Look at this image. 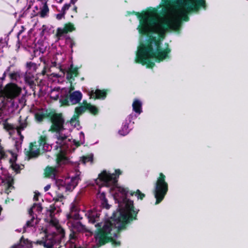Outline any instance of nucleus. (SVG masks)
<instances>
[{
  "instance_id": "nucleus-30",
  "label": "nucleus",
  "mask_w": 248,
  "mask_h": 248,
  "mask_svg": "<svg viewBox=\"0 0 248 248\" xmlns=\"http://www.w3.org/2000/svg\"><path fill=\"white\" fill-rule=\"evenodd\" d=\"M35 208L36 211L38 213L41 212L43 210V208L40 203H34L28 211L29 216H31V214H34L33 210Z\"/></svg>"
},
{
  "instance_id": "nucleus-54",
  "label": "nucleus",
  "mask_w": 248,
  "mask_h": 248,
  "mask_svg": "<svg viewBox=\"0 0 248 248\" xmlns=\"http://www.w3.org/2000/svg\"><path fill=\"white\" fill-rule=\"evenodd\" d=\"M59 68L60 71H61L62 73V74L63 75H64L65 72V69H63L61 65H59Z\"/></svg>"
},
{
  "instance_id": "nucleus-20",
  "label": "nucleus",
  "mask_w": 248,
  "mask_h": 248,
  "mask_svg": "<svg viewBox=\"0 0 248 248\" xmlns=\"http://www.w3.org/2000/svg\"><path fill=\"white\" fill-rule=\"evenodd\" d=\"M56 184L59 187V189L60 187L64 188L65 189V191H72L73 189L75 188L77 184L75 185H73L71 184L70 183L67 184L65 185V183L62 180L59 179L56 181Z\"/></svg>"
},
{
  "instance_id": "nucleus-60",
  "label": "nucleus",
  "mask_w": 248,
  "mask_h": 248,
  "mask_svg": "<svg viewBox=\"0 0 248 248\" xmlns=\"http://www.w3.org/2000/svg\"><path fill=\"white\" fill-rule=\"evenodd\" d=\"M144 197H145V194L143 193H142L140 192V200H141Z\"/></svg>"
},
{
  "instance_id": "nucleus-31",
  "label": "nucleus",
  "mask_w": 248,
  "mask_h": 248,
  "mask_svg": "<svg viewBox=\"0 0 248 248\" xmlns=\"http://www.w3.org/2000/svg\"><path fill=\"white\" fill-rule=\"evenodd\" d=\"M128 124L127 121L124 123L121 129L119 130V133L122 136H125L129 133Z\"/></svg>"
},
{
  "instance_id": "nucleus-8",
  "label": "nucleus",
  "mask_w": 248,
  "mask_h": 248,
  "mask_svg": "<svg viewBox=\"0 0 248 248\" xmlns=\"http://www.w3.org/2000/svg\"><path fill=\"white\" fill-rule=\"evenodd\" d=\"M122 173V171L120 169L115 170L114 173H110L104 170L98 175L96 183H97L98 181H99L107 186H115L117 184L118 179Z\"/></svg>"
},
{
  "instance_id": "nucleus-21",
  "label": "nucleus",
  "mask_w": 248,
  "mask_h": 248,
  "mask_svg": "<svg viewBox=\"0 0 248 248\" xmlns=\"http://www.w3.org/2000/svg\"><path fill=\"white\" fill-rule=\"evenodd\" d=\"M82 104H84L85 111L88 110L91 113L96 115L98 113V109L95 106L88 103L85 100H83Z\"/></svg>"
},
{
  "instance_id": "nucleus-57",
  "label": "nucleus",
  "mask_w": 248,
  "mask_h": 248,
  "mask_svg": "<svg viewBox=\"0 0 248 248\" xmlns=\"http://www.w3.org/2000/svg\"><path fill=\"white\" fill-rule=\"evenodd\" d=\"M50 185H47L46 186L44 187L45 191H47V190H48L50 188Z\"/></svg>"
},
{
  "instance_id": "nucleus-26",
  "label": "nucleus",
  "mask_w": 248,
  "mask_h": 248,
  "mask_svg": "<svg viewBox=\"0 0 248 248\" xmlns=\"http://www.w3.org/2000/svg\"><path fill=\"white\" fill-rule=\"evenodd\" d=\"M99 198L101 201V205L103 208H105L107 209H108L110 207V205L108 203V201L106 198L105 193L102 192L99 196Z\"/></svg>"
},
{
  "instance_id": "nucleus-24",
  "label": "nucleus",
  "mask_w": 248,
  "mask_h": 248,
  "mask_svg": "<svg viewBox=\"0 0 248 248\" xmlns=\"http://www.w3.org/2000/svg\"><path fill=\"white\" fill-rule=\"evenodd\" d=\"M57 172V169L55 167L47 166L45 169L44 174L46 177L55 176Z\"/></svg>"
},
{
  "instance_id": "nucleus-9",
  "label": "nucleus",
  "mask_w": 248,
  "mask_h": 248,
  "mask_svg": "<svg viewBox=\"0 0 248 248\" xmlns=\"http://www.w3.org/2000/svg\"><path fill=\"white\" fill-rule=\"evenodd\" d=\"M82 98V94L79 91H74L67 95L64 98L61 99L62 106H69L79 103Z\"/></svg>"
},
{
  "instance_id": "nucleus-19",
  "label": "nucleus",
  "mask_w": 248,
  "mask_h": 248,
  "mask_svg": "<svg viewBox=\"0 0 248 248\" xmlns=\"http://www.w3.org/2000/svg\"><path fill=\"white\" fill-rule=\"evenodd\" d=\"M72 226L75 230L78 232H87L88 231L85 225L80 221H74L72 223Z\"/></svg>"
},
{
  "instance_id": "nucleus-33",
  "label": "nucleus",
  "mask_w": 248,
  "mask_h": 248,
  "mask_svg": "<svg viewBox=\"0 0 248 248\" xmlns=\"http://www.w3.org/2000/svg\"><path fill=\"white\" fill-rule=\"evenodd\" d=\"M67 218L68 220L74 219L76 220H81L82 217H80L78 212L69 213L67 214Z\"/></svg>"
},
{
  "instance_id": "nucleus-42",
  "label": "nucleus",
  "mask_w": 248,
  "mask_h": 248,
  "mask_svg": "<svg viewBox=\"0 0 248 248\" xmlns=\"http://www.w3.org/2000/svg\"><path fill=\"white\" fill-rule=\"evenodd\" d=\"M93 161V156L92 155L83 156V157H82V162L84 164H85L89 162H92Z\"/></svg>"
},
{
  "instance_id": "nucleus-17",
  "label": "nucleus",
  "mask_w": 248,
  "mask_h": 248,
  "mask_svg": "<svg viewBox=\"0 0 248 248\" xmlns=\"http://www.w3.org/2000/svg\"><path fill=\"white\" fill-rule=\"evenodd\" d=\"M8 152L10 153L14 157H15V160L10 159L9 160V163H10V168L16 173H20L22 168L19 165L16 164L15 162L16 160V155L12 151L8 150Z\"/></svg>"
},
{
  "instance_id": "nucleus-61",
  "label": "nucleus",
  "mask_w": 248,
  "mask_h": 248,
  "mask_svg": "<svg viewBox=\"0 0 248 248\" xmlns=\"http://www.w3.org/2000/svg\"><path fill=\"white\" fill-rule=\"evenodd\" d=\"M77 0H70L71 3L74 4L77 1Z\"/></svg>"
},
{
  "instance_id": "nucleus-62",
  "label": "nucleus",
  "mask_w": 248,
  "mask_h": 248,
  "mask_svg": "<svg viewBox=\"0 0 248 248\" xmlns=\"http://www.w3.org/2000/svg\"><path fill=\"white\" fill-rule=\"evenodd\" d=\"M25 239L24 238H23V237L22 236L21 239H20V242L22 243V242H23L24 243H25Z\"/></svg>"
},
{
  "instance_id": "nucleus-46",
  "label": "nucleus",
  "mask_w": 248,
  "mask_h": 248,
  "mask_svg": "<svg viewBox=\"0 0 248 248\" xmlns=\"http://www.w3.org/2000/svg\"><path fill=\"white\" fill-rule=\"evenodd\" d=\"M157 10L156 8L150 7L147 9V13L149 15H155L157 13Z\"/></svg>"
},
{
  "instance_id": "nucleus-16",
  "label": "nucleus",
  "mask_w": 248,
  "mask_h": 248,
  "mask_svg": "<svg viewBox=\"0 0 248 248\" xmlns=\"http://www.w3.org/2000/svg\"><path fill=\"white\" fill-rule=\"evenodd\" d=\"M2 183L5 186V193L7 194H9L11 190L15 188L14 179L12 176H8L5 180L2 181Z\"/></svg>"
},
{
  "instance_id": "nucleus-53",
  "label": "nucleus",
  "mask_w": 248,
  "mask_h": 248,
  "mask_svg": "<svg viewBox=\"0 0 248 248\" xmlns=\"http://www.w3.org/2000/svg\"><path fill=\"white\" fill-rule=\"evenodd\" d=\"M39 194H37L36 193H35V194L34 195V197H33V200L34 201H38V196H39Z\"/></svg>"
},
{
  "instance_id": "nucleus-38",
  "label": "nucleus",
  "mask_w": 248,
  "mask_h": 248,
  "mask_svg": "<svg viewBox=\"0 0 248 248\" xmlns=\"http://www.w3.org/2000/svg\"><path fill=\"white\" fill-rule=\"evenodd\" d=\"M133 109L137 113H140V100L136 99L133 103Z\"/></svg>"
},
{
  "instance_id": "nucleus-47",
  "label": "nucleus",
  "mask_w": 248,
  "mask_h": 248,
  "mask_svg": "<svg viewBox=\"0 0 248 248\" xmlns=\"http://www.w3.org/2000/svg\"><path fill=\"white\" fill-rule=\"evenodd\" d=\"M143 16V12H140V35H143L145 34L144 30L141 26V17Z\"/></svg>"
},
{
  "instance_id": "nucleus-44",
  "label": "nucleus",
  "mask_w": 248,
  "mask_h": 248,
  "mask_svg": "<svg viewBox=\"0 0 248 248\" xmlns=\"http://www.w3.org/2000/svg\"><path fill=\"white\" fill-rule=\"evenodd\" d=\"M78 212V206L74 203H72L70 206V213H75Z\"/></svg>"
},
{
  "instance_id": "nucleus-3",
  "label": "nucleus",
  "mask_w": 248,
  "mask_h": 248,
  "mask_svg": "<svg viewBox=\"0 0 248 248\" xmlns=\"http://www.w3.org/2000/svg\"><path fill=\"white\" fill-rule=\"evenodd\" d=\"M166 5L171 4L177 10L182 21H188L189 15L197 13L200 10L207 9L205 0H161Z\"/></svg>"
},
{
  "instance_id": "nucleus-23",
  "label": "nucleus",
  "mask_w": 248,
  "mask_h": 248,
  "mask_svg": "<svg viewBox=\"0 0 248 248\" xmlns=\"http://www.w3.org/2000/svg\"><path fill=\"white\" fill-rule=\"evenodd\" d=\"M46 215L52 220L55 215V211L56 210V207L55 204H52L49 205V207H46Z\"/></svg>"
},
{
  "instance_id": "nucleus-1",
  "label": "nucleus",
  "mask_w": 248,
  "mask_h": 248,
  "mask_svg": "<svg viewBox=\"0 0 248 248\" xmlns=\"http://www.w3.org/2000/svg\"><path fill=\"white\" fill-rule=\"evenodd\" d=\"M118 191L122 195L121 200H118L119 208L113 212L109 220L105 221L101 228L102 223H97L95 226L97 228L95 238L98 240L100 246L110 242L114 247L121 245V242L114 237L120 236V232L126 229L127 225L134 220L137 219L139 210H137L133 201L127 198L129 192L127 188L119 187Z\"/></svg>"
},
{
  "instance_id": "nucleus-4",
  "label": "nucleus",
  "mask_w": 248,
  "mask_h": 248,
  "mask_svg": "<svg viewBox=\"0 0 248 248\" xmlns=\"http://www.w3.org/2000/svg\"><path fill=\"white\" fill-rule=\"evenodd\" d=\"M21 93V89L17 84L14 83L7 84L0 92V98L2 100L0 102V118L3 116L4 110L8 103H11V107H14V99L18 97Z\"/></svg>"
},
{
  "instance_id": "nucleus-5",
  "label": "nucleus",
  "mask_w": 248,
  "mask_h": 248,
  "mask_svg": "<svg viewBox=\"0 0 248 248\" xmlns=\"http://www.w3.org/2000/svg\"><path fill=\"white\" fill-rule=\"evenodd\" d=\"M64 236V230L60 228L58 229V233L47 234L45 238L36 241L35 243L46 248H60V243Z\"/></svg>"
},
{
  "instance_id": "nucleus-12",
  "label": "nucleus",
  "mask_w": 248,
  "mask_h": 248,
  "mask_svg": "<svg viewBox=\"0 0 248 248\" xmlns=\"http://www.w3.org/2000/svg\"><path fill=\"white\" fill-rule=\"evenodd\" d=\"M108 91L109 90L108 89H96L95 90H93L89 93V94L91 98H93L94 100H104L106 98Z\"/></svg>"
},
{
  "instance_id": "nucleus-29",
  "label": "nucleus",
  "mask_w": 248,
  "mask_h": 248,
  "mask_svg": "<svg viewBox=\"0 0 248 248\" xmlns=\"http://www.w3.org/2000/svg\"><path fill=\"white\" fill-rule=\"evenodd\" d=\"M50 113L51 111L45 113L37 112L35 114V118L37 121L42 122L44 118L49 119Z\"/></svg>"
},
{
  "instance_id": "nucleus-37",
  "label": "nucleus",
  "mask_w": 248,
  "mask_h": 248,
  "mask_svg": "<svg viewBox=\"0 0 248 248\" xmlns=\"http://www.w3.org/2000/svg\"><path fill=\"white\" fill-rule=\"evenodd\" d=\"M85 111V108L84 104H82L80 106L77 107L75 108L74 113L79 116L80 115Z\"/></svg>"
},
{
  "instance_id": "nucleus-25",
  "label": "nucleus",
  "mask_w": 248,
  "mask_h": 248,
  "mask_svg": "<svg viewBox=\"0 0 248 248\" xmlns=\"http://www.w3.org/2000/svg\"><path fill=\"white\" fill-rule=\"evenodd\" d=\"M71 2L69 3H65L62 9V12L61 13L58 14L56 15V18L58 20H61L64 17L65 12L66 10L69 9L71 6Z\"/></svg>"
},
{
  "instance_id": "nucleus-51",
  "label": "nucleus",
  "mask_w": 248,
  "mask_h": 248,
  "mask_svg": "<svg viewBox=\"0 0 248 248\" xmlns=\"http://www.w3.org/2000/svg\"><path fill=\"white\" fill-rule=\"evenodd\" d=\"M74 144L76 146V147H78L80 146L81 144L79 141H76V140H73Z\"/></svg>"
},
{
  "instance_id": "nucleus-13",
  "label": "nucleus",
  "mask_w": 248,
  "mask_h": 248,
  "mask_svg": "<svg viewBox=\"0 0 248 248\" xmlns=\"http://www.w3.org/2000/svg\"><path fill=\"white\" fill-rule=\"evenodd\" d=\"M66 79L71 84L75 80V78L78 76L79 74L78 68L74 67V65L71 64L66 71Z\"/></svg>"
},
{
  "instance_id": "nucleus-27",
  "label": "nucleus",
  "mask_w": 248,
  "mask_h": 248,
  "mask_svg": "<svg viewBox=\"0 0 248 248\" xmlns=\"http://www.w3.org/2000/svg\"><path fill=\"white\" fill-rule=\"evenodd\" d=\"M47 138L46 135H41L38 139V142L40 149H43L47 143Z\"/></svg>"
},
{
  "instance_id": "nucleus-10",
  "label": "nucleus",
  "mask_w": 248,
  "mask_h": 248,
  "mask_svg": "<svg viewBox=\"0 0 248 248\" xmlns=\"http://www.w3.org/2000/svg\"><path fill=\"white\" fill-rule=\"evenodd\" d=\"M76 30L74 24L71 22L66 23L63 28H58L56 31V36L60 40L64 34L72 32Z\"/></svg>"
},
{
  "instance_id": "nucleus-52",
  "label": "nucleus",
  "mask_w": 248,
  "mask_h": 248,
  "mask_svg": "<svg viewBox=\"0 0 248 248\" xmlns=\"http://www.w3.org/2000/svg\"><path fill=\"white\" fill-rule=\"evenodd\" d=\"M16 131H17V132L19 136H20V135H21V131L22 130H23V129H20L19 128V127H18V126H17V127H16Z\"/></svg>"
},
{
  "instance_id": "nucleus-56",
  "label": "nucleus",
  "mask_w": 248,
  "mask_h": 248,
  "mask_svg": "<svg viewBox=\"0 0 248 248\" xmlns=\"http://www.w3.org/2000/svg\"><path fill=\"white\" fill-rule=\"evenodd\" d=\"M46 25H43L42 26V31L41 32V34H43L44 31H45V30H46Z\"/></svg>"
},
{
  "instance_id": "nucleus-55",
  "label": "nucleus",
  "mask_w": 248,
  "mask_h": 248,
  "mask_svg": "<svg viewBox=\"0 0 248 248\" xmlns=\"http://www.w3.org/2000/svg\"><path fill=\"white\" fill-rule=\"evenodd\" d=\"M136 196L137 197L138 199H140V190L137 189L136 192Z\"/></svg>"
},
{
  "instance_id": "nucleus-50",
  "label": "nucleus",
  "mask_w": 248,
  "mask_h": 248,
  "mask_svg": "<svg viewBox=\"0 0 248 248\" xmlns=\"http://www.w3.org/2000/svg\"><path fill=\"white\" fill-rule=\"evenodd\" d=\"M1 153H0V158L1 159H4L5 158L7 157V155L6 154L5 152L4 151V152H1Z\"/></svg>"
},
{
  "instance_id": "nucleus-45",
  "label": "nucleus",
  "mask_w": 248,
  "mask_h": 248,
  "mask_svg": "<svg viewBox=\"0 0 248 248\" xmlns=\"http://www.w3.org/2000/svg\"><path fill=\"white\" fill-rule=\"evenodd\" d=\"M78 119H79V116L74 113V115H73V116L72 117V118H71V119L70 120V123L72 124L76 121L78 123H79Z\"/></svg>"
},
{
  "instance_id": "nucleus-64",
  "label": "nucleus",
  "mask_w": 248,
  "mask_h": 248,
  "mask_svg": "<svg viewBox=\"0 0 248 248\" xmlns=\"http://www.w3.org/2000/svg\"><path fill=\"white\" fill-rule=\"evenodd\" d=\"M8 38L7 37H6L5 39H4V41L5 42V43L6 44V45H7V41L8 40Z\"/></svg>"
},
{
  "instance_id": "nucleus-40",
  "label": "nucleus",
  "mask_w": 248,
  "mask_h": 248,
  "mask_svg": "<svg viewBox=\"0 0 248 248\" xmlns=\"http://www.w3.org/2000/svg\"><path fill=\"white\" fill-rule=\"evenodd\" d=\"M64 199V195L60 192H57L56 196L53 198V200L55 202H62Z\"/></svg>"
},
{
  "instance_id": "nucleus-36",
  "label": "nucleus",
  "mask_w": 248,
  "mask_h": 248,
  "mask_svg": "<svg viewBox=\"0 0 248 248\" xmlns=\"http://www.w3.org/2000/svg\"><path fill=\"white\" fill-rule=\"evenodd\" d=\"M27 119L28 117L26 118L25 120L23 121L22 120L21 116H20L18 119V122L19 124V127L20 129H23V130L28 125V122H27Z\"/></svg>"
},
{
  "instance_id": "nucleus-49",
  "label": "nucleus",
  "mask_w": 248,
  "mask_h": 248,
  "mask_svg": "<svg viewBox=\"0 0 248 248\" xmlns=\"http://www.w3.org/2000/svg\"><path fill=\"white\" fill-rule=\"evenodd\" d=\"M135 14L137 18H138V19L140 20V12H135L134 11H133V12H128V14L129 15L130 14Z\"/></svg>"
},
{
  "instance_id": "nucleus-59",
  "label": "nucleus",
  "mask_w": 248,
  "mask_h": 248,
  "mask_svg": "<svg viewBox=\"0 0 248 248\" xmlns=\"http://www.w3.org/2000/svg\"><path fill=\"white\" fill-rule=\"evenodd\" d=\"M57 65V62H52L51 63V66H53V67H56Z\"/></svg>"
},
{
  "instance_id": "nucleus-18",
  "label": "nucleus",
  "mask_w": 248,
  "mask_h": 248,
  "mask_svg": "<svg viewBox=\"0 0 248 248\" xmlns=\"http://www.w3.org/2000/svg\"><path fill=\"white\" fill-rule=\"evenodd\" d=\"M144 52V50L140 51V64L142 65H146L147 68H152L155 65V63L154 62L151 60L152 58L149 56L143 57L142 55V53Z\"/></svg>"
},
{
  "instance_id": "nucleus-34",
  "label": "nucleus",
  "mask_w": 248,
  "mask_h": 248,
  "mask_svg": "<svg viewBox=\"0 0 248 248\" xmlns=\"http://www.w3.org/2000/svg\"><path fill=\"white\" fill-rule=\"evenodd\" d=\"M49 8L46 4V2L43 6L42 7V8L41 9V10L39 13V14L41 17H45L47 16Z\"/></svg>"
},
{
  "instance_id": "nucleus-2",
  "label": "nucleus",
  "mask_w": 248,
  "mask_h": 248,
  "mask_svg": "<svg viewBox=\"0 0 248 248\" xmlns=\"http://www.w3.org/2000/svg\"><path fill=\"white\" fill-rule=\"evenodd\" d=\"M181 19H168L160 24L158 26V20L155 17H150L147 19V27L146 31L147 33V39L145 45L140 42V51L144 50L146 55L155 59L156 62H160L167 58L171 51L168 44L166 43L167 47L165 49L161 47V40L153 35V34L161 30L163 32L166 31H178L181 26Z\"/></svg>"
},
{
  "instance_id": "nucleus-7",
  "label": "nucleus",
  "mask_w": 248,
  "mask_h": 248,
  "mask_svg": "<svg viewBox=\"0 0 248 248\" xmlns=\"http://www.w3.org/2000/svg\"><path fill=\"white\" fill-rule=\"evenodd\" d=\"M48 116L49 120L51 123L49 131L60 133L65 129V119L62 113H56L55 111H51L50 115Z\"/></svg>"
},
{
  "instance_id": "nucleus-28",
  "label": "nucleus",
  "mask_w": 248,
  "mask_h": 248,
  "mask_svg": "<svg viewBox=\"0 0 248 248\" xmlns=\"http://www.w3.org/2000/svg\"><path fill=\"white\" fill-rule=\"evenodd\" d=\"M59 135L57 137L58 141L57 142V143L60 145V147L62 148H64V146H65V141L67 138V136L61 134L60 133H58Z\"/></svg>"
},
{
  "instance_id": "nucleus-35",
  "label": "nucleus",
  "mask_w": 248,
  "mask_h": 248,
  "mask_svg": "<svg viewBox=\"0 0 248 248\" xmlns=\"http://www.w3.org/2000/svg\"><path fill=\"white\" fill-rule=\"evenodd\" d=\"M3 127L8 131H13L16 129V126L13 124L8 123V119H6L3 122Z\"/></svg>"
},
{
  "instance_id": "nucleus-39",
  "label": "nucleus",
  "mask_w": 248,
  "mask_h": 248,
  "mask_svg": "<svg viewBox=\"0 0 248 248\" xmlns=\"http://www.w3.org/2000/svg\"><path fill=\"white\" fill-rule=\"evenodd\" d=\"M30 217L31 218L30 220L27 221L26 224V226L27 227H32L34 226L33 221L36 217V215H35V214H31V216H30Z\"/></svg>"
},
{
  "instance_id": "nucleus-15",
  "label": "nucleus",
  "mask_w": 248,
  "mask_h": 248,
  "mask_svg": "<svg viewBox=\"0 0 248 248\" xmlns=\"http://www.w3.org/2000/svg\"><path fill=\"white\" fill-rule=\"evenodd\" d=\"M56 160L58 166L66 165L69 162V158L66 156L65 152L62 149L57 154Z\"/></svg>"
},
{
  "instance_id": "nucleus-32",
  "label": "nucleus",
  "mask_w": 248,
  "mask_h": 248,
  "mask_svg": "<svg viewBox=\"0 0 248 248\" xmlns=\"http://www.w3.org/2000/svg\"><path fill=\"white\" fill-rule=\"evenodd\" d=\"M25 81L31 87H33L35 85L34 81V77L30 75H26L25 76Z\"/></svg>"
},
{
  "instance_id": "nucleus-6",
  "label": "nucleus",
  "mask_w": 248,
  "mask_h": 248,
  "mask_svg": "<svg viewBox=\"0 0 248 248\" xmlns=\"http://www.w3.org/2000/svg\"><path fill=\"white\" fill-rule=\"evenodd\" d=\"M168 190L169 186L166 181V176L163 173L160 172L154 184L153 191L154 196L156 200L155 204L160 203L164 200Z\"/></svg>"
},
{
  "instance_id": "nucleus-58",
  "label": "nucleus",
  "mask_w": 248,
  "mask_h": 248,
  "mask_svg": "<svg viewBox=\"0 0 248 248\" xmlns=\"http://www.w3.org/2000/svg\"><path fill=\"white\" fill-rule=\"evenodd\" d=\"M73 11H74L76 13L78 12V8L76 6H75L73 8Z\"/></svg>"
},
{
  "instance_id": "nucleus-48",
  "label": "nucleus",
  "mask_w": 248,
  "mask_h": 248,
  "mask_svg": "<svg viewBox=\"0 0 248 248\" xmlns=\"http://www.w3.org/2000/svg\"><path fill=\"white\" fill-rule=\"evenodd\" d=\"M35 64L33 62H28L26 63V66L28 68H29V69H30L32 66H35Z\"/></svg>"
},
{
  "instance_id": "nucleus-11",
  "label": "nucleus",
  "mask_w": 248,
  "mask_h": 248,
  "mask_svg": "<svg viewBox=\"0 0 248 248\" xmlns=\"http://www.w3.org/2000/svg\"><path fill=\"white\" fill-rule=\"evenodd\" d=\"M40 148L36 141L31 142L29 146V150L26 151V154L29 158L37 157L40 154Z\"/></svg>"
},
{
  "instance_id": "nucleus-22",
  "label": "nucleus",
  "mask_w": 248,
  "mask_h": 248,
  "mask_svg": "<svg viewBox=\"0 0 248 248\" xmlns=\"http://www.w3.org/2000/svg\"><path fill=\"white\" fill-rule=\"evenodd\" d=\"M21 71L19 69L12 71L11 68L10 71L7 74L9 78L12 81H17V79L20 78Z\"/></svg>"
},
{
  "instance_id": "nucleus-43",
  "label": "nucleus",
  "mask_w": 248,
  "mask_h": 248,
  "mask_svg": "<svg viewBox=\"0 0 248 248\" xmlns=\"http://www.w3.org/2000/svg\"><path fill=\"white\" fill-rule=\"evenodd\" d=\"M135 62L136 63H140V43L137 46V50L136 51Z\"/></svg>"
},
{
  "instance_id": "nucleus-63",
  "label": "nucleus",
  "mask_w": 248,
  "mask_h": 248,
  "mask_svg": "<svg viewBox=\"0 0 248 248\" xmlns=\"http://www.w3.org/2000/svg\"><path fill=\"white\" fill-rule=\"evenodd\" d=\"M70 84H71V86H70V90L72 91L74 89V86H72V84H71V83H70Z\"/></svg>"
},
{
  "instance_id": "nucleus-14",
  "label": "nucleus",
  "mask_w": 248,
  "mask_h": 248,
  "mask_svg": "<svg viewBox=\"0 0 248 248\" xmlns=\"http://www.w3.org/2000/svg\"><path fill=\"white\" fill-rule=\"evenodd\" d=\"M100 215V214L95 210H89L85 214V217L88 219L89 222L92 224L99 220Z\"/></svg>"
},
{
  "instance_id": "nucleus-41",
  "label": "nucleus",
  "mask_w": 248,
  "mask_h": 248,
  "mask_svg": "<svg viewBox=\"0 0 248 248\" xmlns=\"http://www.w3.org/2000/svg\"><path fill=\"white\" fill-rule=\"evenodd\" d=\"M65 43H66V44L69 45V46L71 48H72L75 45L74 41L70 36H67L65 38Z\"/></svg>"
}]
</instances>
